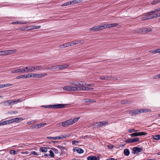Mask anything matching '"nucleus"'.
Segmentation results:
<instances>
[{"label":"nucleus","mask_w":160,"mask_h":160,"mask_svg":"<svg viewBox=\"0 0 160 160\" xmlns=\"http://www.w3.org/2000/svg\"><path fill=\"white\" fill-rule=\"evenodd\" d=\"M151 111L149 109H140L133 110V115H136L138 114H140L143 112H149Z\"/></svg>","instance_id":"obj_1"},{"label":"nucleus","mask_w":160,"mask_h":160,"mask_svg":"<svg viewBox=\"0 0 160 160\" xmlns=\"http://www.w3.org/2000/svg\"><path fill=\"white\" fill-rule=\"evenodd\" d=\"M147 134V133L144 132H135L132 134H129V136L132 137L138 136L145 135Z\"/></svg>","instance_id":"obj_2"},{"label":"nucleus","mask_w":160,"mask_h":160,"mask_svg":"<svg viewBox=\"0 0 160 160\" xmlns=\"http://www.w3.org/2000/svg\"><path fill=\"white\" fill-rule=\"evenodd\" d=\"M142 150V148L138 147H134L132 149V152L134 154H137Z\"/></svg>","instance_id":"obj_3"},{"label":"nucleus","mask_w":160,"mask_h":160,"mask_svg":"<svg viewBox=\"0 0 160 160\" xmlns=\"http://www.w3.org/2000/svg\"><path fill=\"white\" fill-rule=\"evenodd\" d=\"M69 66V65L65 64L63 65H56L55 66H53V67H55V68H58L59 69L62 70L67 68Z\"/></svg>","instance_id":"obj_4"},{"label":"nucleus","mask_w":160,"mask_h":160,"mask_svg":"<svg viewBox=\"0 0 160 160\" xmlns=\"http://www.w3.org/2000/svg\"><path fill=\"white\" fill-rule=\"evenodd\" d=\"M82 86L78 85L76 86H73L71 87L72 91H81L82 90Z\"/></svg>","instance_id":"obj_5"},{"label":"nucleus","mask_w":160,"mask_h":160,"mask_svg":"<svg viewBox=\"0 0 160 160\" xmlns=\"http://www.w3.org/2000/svg\"><path fill=\"white\" fill-rule=\"evenodd\" d=\"M69 84L76 86L79 85L80 86L83 85V83L82 82H79L76 81L70 82H69Z\"/></svg>","instance_id":"obj_6"},{"label":"nucleus","mask_w":160,"mask_h":160,"mask_svg":"<svg viewBox=\"0 0 160 160\" xmlns=\"http://www.w3.org/2000/svg\"><path fill=\"white\" fill-rule=\"evenodd\" d=\"M25 71L24 69H23V68H21L18 69H17L13 70L11 72L12 73H16L19 72H21L22 73H25Z\"/></svg>","instance_id":"obj_7"},{"label":"nucleus","mask_w":160,"mask_h":160,"mask_svg":"<svg viewBox=\"0 0 160 160\" xmlns=\"http://www.w3.org/2000/svg\"><path fill=\"white\" fill-rule=\"evenodd\" d=\"M72 151L74 152L76 151L80 154L84 152V150L78 147L74 148H73Z\"/></svg>","instance_id":"obj_8"},{"label":"nucleus","mask_w":160,"mask_h":160,"mask_svg":"<svg viewBox=\"0 0 160 160\" xmlns=\"http://www.w3.org/2000/svg\"><path fill=\"white\" fill-rule=\"evenodd\" d=\"M152 31V29L151 28H143L142 30L143 33H146L148 32H151Z\"/></svg>","instance_id":"obj_9"},{"label":"nucleus","mask_w":160,"mask_h":160,"mask_svg":"<svg viewBox=\"0 0 160 160\" xmlns=\"http://www.w3.org/2000/svg\"><path fill=\"white\" fill-rule=\"evenodd\" d=\"M67 104H55V109L62 108L65 107Z\"/></svg>","instance_id":"obj_10"},{"label":"nucleus","mask_w":160,"mask_h":160,"mask_svg":"<svg viewBox=\"0 0 160 160\" xmlns=\"http://www.w3.org/2000/svg\"><path fill=\"white\" fill-rule=\"evenodd\" d=\"M107 24H103L98 26V31L101 30L105 28H107Z\"/></svg>","instance_id":"obj_11"},{"label":"nucleus","mask_w":160,"mask_h":160,"mask_svg":"<svg viewBox=\"0 0 160 160\" xmlns=\"http://www.w3.org/2000/svg\"><path fill=\"white\" fill-rule=\"evenodd\" d=\"M88 160H99L100 158L99 157H97L95 156H88L87 158Z\"/></svg>","instance_id":"obj_12"},{"label":"nucleus","mask_w":160,"mask_h":160,"mask_svg":"<svg viewBox=\"0 0 160 160\" xmlns=\"http://www.w3.org/2000/svg\"><path fill=\"white\" fill-rule=\"evenodd\" d=\"M106 80H112L116 81L118 80V79L115 77H112V76H106Z\"/></svg>","instance_id":"obj_13"},{"label":"nucleus","mask_w":160,"mask_h":160,"mask_svg":"<svg viewBox=\"0 0 160 160\" xmlns=\"http://www.w3.org/2000/svg\"><path fill=\"white\" fill-rule=\"evenodd\" d=\"M72 133H68L64 135H61L59 136H58L59 138V139H62V138H65L67 137H69L71 135Z\"/></svg>","instance_id":"obj_14"},{"label":"nucleus","mask_w":160,"mask_h":160,"mask_svg":"<svg viewBox=\"0 0 160 160\" xmlns=\"http://www.w3.org/2000/svg\"><path fill=\"white\" fill-rule=\"evenodd\" d=\"M132 102H133L132 101L124 99L122 100L121 102V103L122 104H125L128 103H132Z\"/></svg>","instance_id":"obj_15"},{"label":"nucleus","mask_w":160,"mask_h":160,"mask_svg":"<svg viewBox=\"0 0 160 160\" xmlns=\"http://www.w3.org/2000/svg\"><path fill=\"white\" fill-rule=\"evenodd\" d=\"M82 86V90L92 91L93 89V88L84 87L83 85Z\"/></svg>","instance_id":"obj_16"},{"label":"nucleus","mask_w":160,"mask_h":160,"mask_svg":"<svg viewBox=\"0 0 160 160\" xmlns=\"http://www.w3.org/2000/svg\"><path fill=\"white\" fill-rule=\"evenodd\" d=\"M17 50L16 49L6 50L7 55L8 54H12L14 52H17Z\"/></svg>","instance_id":"obj_17"},{"label":"nucleus","mask_w":160,"mask_h":160,"mask_svg":"<svg viewBox=\"0 0 160 160\" xmlns=\"http://www.w3.org/2000/svg\"><path fill=\"white\" fill-rule=\"evenodd\" d=\"M118 25V23H113L107 24V28H111L117 26Z\"/></svg>","instance_id":"obj_18"},{"label":"nucleus","mask_w":160,"mask_h":160,"mask_svg":"<svg viewBox=\"0 0 160 160\" xmlns=\"http://www.w3.org/2000/svg\"><path fill=\"white\" fill-rule=\"evenodd\" d=\"M154 13H151V17L152 19L156 18L157 17H159V13H157L156 14H154Z\"/></svg>","instance_id":"obj_19"},{"label":"nucleus","mask_w":160,"mask_h":160,"mask_svg":"<svg viewBox=\"0 0 160 160\" xmlns=\"http://www.w3.org/2000/svg\"><path fill=\"white\" fill-rule=\"evenodd\" d=\"M150 12L147 13L145 14L148 20H149L150 19H152V17H151V14Z\"/></svg>","instance_id":"obj_20"},{"label":"nucleus","mask_w":160,"mask_h":160,"mask_svg":"<svg viewBox=\"0 0 160 160\" xmlns=\"http://www.w3.org/2000/svg\"><path fill=\"white\" fill-rule=\"evenodd\" d=\"M31 66H28L26 67L23 68V69L25 71V72H31Z\"/></svg>","instance_id":"obj_21"},{"label":"nucleus","mask_w":160,"mask_h":160,"mask_svg":"<svg viewBox=\"0 0 160 160\" xmlns=\"http://www.w3.org/2000/svg\"><path fill=\"white\" fill-rule=\"evenodd\" d=\"M99 122L101 127L106 125L108 123V122L102 121Z\"/></svg>","instance_id":"obj_22"},{"label":"nucleus","mask_w":160,"mask_h":160,"mask_svg":"<svg viewBox=\"0 0 160 160\" xmlns=\"http://www.w3.org/2000/svg\"><path fill=\"white\" fill-rule=\"evenodd\" d=\"M43 126V124H42V123L39 124H37L34 125V126H32V127L33 128H39L41 127H42Z\"/></svg>","instance_id":"obj_23"},{"label":"nucleus","mask_w":160,"mask_h":160,"mask_svg":"<svg viewBox=\"0 0 160 160\" xmlns=\"http://www.w3.org/2000/svg\"><path fill=\"white\" fill-rule=\"evenodd\" d=\"M124 154L126 156H128L130 154L129 150L128 149H125L124 150Z\"/></svg>","instance_id":"obj_24"},{"label":"nucleus","mask_w":160,"mask_h":160,"mask_svg":"<svg viewBox=\"0 0 160 160\" xmlns=\"http://www.w3.org/2000/svg\"><path fill=\"white\" fill-rule=\"evenodd\" d=\"M71 87L69 86H65L63 87V89L64 90H66L69 91H72Z\"/></svg>","instance_id":"obj_25"},{"label":"nucleus","mask_w":160,"mask_h":160,"mask_svg":"<svg viewBox=\"0 0 160 160\" xmlns=\"http://www.w3.org/2000/svg\"><path fill=\"white\" fill-rule=\"evenodd\" d=\"M74 43H73V44L76 45L78 44L79 43H83L84 42V41L82 40H78V41H73Z\"/></svg>","instance_id":"obj_26"},{"label":"nucleus","mask_w":160,"mask_h":160,"mask_svg":"<svg viewBox=\"0 0 160 160\" xmlns=\"http://www.w3.org/2000/svg\"><path fill=\"white\" fill-rule=\"evenodd\" d=\"M59 138L58 136V137H47V139H53V140H56L58 139L59 140V138Z\"/></svg>","instance_id":"obj_27"},{"label":"nucleus","mask_w":160,"mask_h":160,"mask_svg":"<svg viewBox=\"0 0 160 160\" xmlns=\"http://www.w3.org/2000/svg\"><path fill=\"white\" fill-rule=\"evenodd\" d=\"M40 150L42 152H46L48 151V149L44 147H42L40 148Z\"/></svg>","instance_id":"obj_28"},{"label":"nucleus","mask_w":160,"mask_h":160,"mask_svg":"<svg viewBox=\"0 0 160 160\" xmlns=\"http://www.w3.org/2000/svg\"><path fill=\"white\" fill-rule=\"evenodd\" d=\"M143 29V28L137 29L135 30V31L136 32L138 33H142Z\"/></svg>","instance_id":"obj_29"},{"label":"nucleus","mask_w":160,"mask_h":160,"mask_svg":"<svg viewBox=\"0 0 160 160\" xmlns=\"http://www.w3.org/2000/svg\"><path fill=\"white\" fill-rule=\"evenodd\" d=\"M90 31H93L94 32H97L98 31V26L92 27L90 29Z\"/></svg>","instance_id":"obj_30"},{"label":"nucleus","mask_w":160,"mask_h":160,"mask_svg":"<svg viewBox=\"0 0 160 160\" xmlns=\"http://www.w3.org/2000/svg\"><path fill=\"white\" fill-rule=\"evenodd\" d=\"M57 148L60 149H61V153H63L64 152L63 150L64 149H66V148L64 147H63L61 145H58L57 146Z\"/></svg>","instance_id":"obj_31"},{"label":"nucleus","mask_w":160,"mask_h":160,"mask_svg":"<svg viewBox=\"0 0 160 160\" xmlns=\"http://www.w3.org/2000/svg\"><path fill=\"white\" fill-rule=\"evenodd\" d=\"M36 69L37 70H41L43 68L42 66H35Z\"/></svg>","instance_id":"obj_32"},{"label":"nucleus","mask_w":160,"mask_h":160,"mask_svg":"<svg viewBox=\"0 0 160 160\" xmlns=\"http://www.w3.org/2000/svg\"><path fill=\"white\" fill-rule=\"evenodd\" d=\"M6 104V106H10L11 105V100H8L4 102Z\"/></svg>","instance_id":"obj_33"},{"label":"nucleus","mask_w":160,"mask_h":160,"mask_svg":"<svg viewBox=\"0 0 160 160\" xmlns=\"http://www.w3.org/2000/svg\"><path fill=\"white\" fill-rule=\"evenodd\" d=\"M32 77L37 78H40V74H37L32 73Z\"/></svg>","instance_id":"obj_34"},{"label":"nucleus","mask_w":160,"mask_h":160,"mask_svg":"<svg viewBox=\"0 0 160 160\" xmlns=\"http://www.w3.org/2000/svg\"><path fill=\"white\" fill-rule=\"evenodd\" d=\"M7 55L6 50L0 51V55Z\"/></svg>","instance_id":"obj_35"},{"label":"nucleus","mask_w":160,"mask_h":160,"mask_svg":"<svg viewBox=\"0 0 160 160\" xmlns=\"http://www.w3.org/2000/svg\"><path fill=\"white\" fill-rule=\"evenodd\" d=\"M153 138L155 140H159L160 139V135H157L153 136Z\"/></svg>","instance_id":"obj_36"},{"label":"nucleus","mask_w":160,"mask_h":160,"mask_svg":"<svg viewBox=\"0 0 160 160\" xmlns=\"http://www.w3.org/2000/svg\"><path fill=\"white\" fill-rule=\"evenodd\" d=\"M14 120V122H17L19 120H23V119L22 118H13Z\"/></svg>","instance_id":"obj_37"},{"label":"nucleus","mask_w":160,"mask_h":160,"mask_svg":"<svg viewBox=\"0 0 160 160\" xmlns=\"http://www.w3.org/2000/svg\"><path fill=\"white\" fill-rule=\"evenodd\" d=\"M132 143L135 142H138L139 141V139L138 138H134L132 139Z\"/></svg>","instance_id":"obj_38"},{"label":"nucleus","mask_w":160,"mask_h":160,"mask_svg":"<svg viewBox=\"0 0 160 160\" xmlns=\"http://www.w3.org/2000/svg\"><path fill=\"white\" fill-rule=\"evenodd\" d=\"M160 11V9H159V8H157L156 9H155L154 10L151 11L150 12L152 13H155V12H158Z\"/></svg>","instance_id":"obj_39"},{"label":"nucleus","mask_w":160,"mask_h":160,"mask_svg":"<svg viewBox=\"0 0 160 160\" xmlns=\"http://www.w3.org/2000/svg\"><path fill=\"white\" fill-rule=\"evenodd\" d=\"M21 78H26V74L22 75H21L18 76L16 78L17 79H20Z\"/></svg>","instance_id":"obj_40"},{"label":"nucleus","mask_w":160,"mask_h":160,"mask_svg":"<svg viewBox=\"0 0 160 160\" xmlns=\"http://www.w3.org/2000/svg\"><path fill=\"white\" fill-rule=\"evenodd\" d=\"M68 126L70 125L73 124L72 119H70L66 121Z\"/></svg>","instance_id":"obj_41"},{"label":"nucleus","mask_w":160,"mask_h":160,"mask_svg":"<svg viewBox=\"0 0 160 160\" xmlns=\"http://www.w3.org/2000/svg\"><path fill=\"white\" fill-rule=\"evenodd\" d=\"M49 152H50V154H49V156L51 158L53 157H54V153H53V151H52L51 150H50L49 151Z\"/></svg>","instance_id":"obj_42"},{"label":"nucleus","mask_w":160,"mask_h":160,"mask_svg":"<svg viewBox=\"0 0 160 160\" xmlns=\"http://www.w3.org/2000/svg\"><path fill=\"white\" fill-rule=\"evenodd\" d=\"M69 42H67L62 45L63 48H67L69 46Z\"/></svg>","instance_id":"obj_43"},{"label":"nucleus","mask_w":160,"mask_h":160,"mask_svg":"<svg viewBox=\"0 0 160 160\" xmlns=\"http://www.w3.org/2000/svg\"><path fill=\"white\" fill-rule=\"evenodd\" d=\"M125 142L129 143H132V138H129L126 139L125 141Z\"/></svg>","instance_id":"obj_44"},{"label":"nucleus","mask_w":160,"mask_h":160,"mask_svg":"<svg viewBox=\"0 0 160 160\" xmlns=\"http://www.w3.org/2000/svg\"><path fill=\"white\" fill-rule=\"evenodd\" d=\"M79 118L80 117H78V118H74L73 119H72V121L73 123L77 122Z\"/></svg>","instance_id":"obj_45"},{"label":"nucleus","mask_w":160,"mask_h":160,"mask_svg":"<svg viewBox=\"0 0 160 160\" xmlns=\"http://www.w3.org/2000/svg\"><path fill=\"white\" fill-rule=\"evenodd\" d=\"M137 131V130H135L134 129H129L128 130V132L129 133H132L133 132H136Z\"/></svg>","instance_id":"obj_46"},{"label":"nucleus","mask_w":160,"mask_h":160,"mask_svg":"<svg viewBox=\"0 0 160 160\" xmlns=\"http://www.w3.org/2000/svg\"><path fill=\"white\" fill-rule=\"evenodd\" d=\"M93 126H94L95 127L97 128H98L99 127H100L101 126L99 124V122H97L94 124L93 125Z\"/></svg>","instance_id":"obj_47"},{"label":"nucleus","mask_w":160,"mask_h":160,"mask_svg":"<svg viewBox=\"0 0 160 160\" xmlns=\"http://www.w3.org/2000/svg\"><path fill=\"white\" fill-rule=\"evenodd\" d=\"M62 125L64 127H65L68 126L66 121L62 122Z\"/></svg>","instance_id":"obj_48"},{"label":"nucleus","mask_w":160,"mask_h":160,"mask_svg":"<svg viewBox=\"0 0 160 160\" xmlns=\"http://www.w3.org/2000/svg\"><path fill=\"white\" fill-rule=\"evenodd\" d=\"M32 77V73H29L28 74H26V78L30 77Z\"/></svg>","instance_id":"obj_49"},{"label":"nucleus","mask_w":160,"mask_h":160,"mask_svg":"<svg viewBox=\"0 0 160 160\" xmlns=\"http://www.w3.org/2000/svg\"><path fill=\"white\" fill-rule=\"evenodd\" d=\"M24 30H32V28L30 27L27 26L25 27Z\"/></svg>","instance_id":"obj_50"},{"label":"nucleus","mask_w":160,"mask_h":160,"mask_svg":"<svg viewBox=\"0 0 160 160\" xmlns=\"http://www.w3.org/2000/svg\"><path fill=\"white\" fill-rule=\"evenodd\" d=\"M51 149L52 150H53L54 151L55 153L57 154L58 153V151L57 149L55 148H51Z\"/></svg>","instance_id":"obj_51"},{"label":"nucleus","mask_w":160,"mask_h":160,"mask_svg":"<svg viewBox=\"0 0 160 160\" xmlns=\"http://www.w3.org/2000/svg\"><path fill=\"white\" fill-rule=\"evenodd\" d=\"M31 154L33 155H34L38 156V153L35 151H32L31 152Z\"/></svg>","instance_id":"obj_52"},{"label":"nucleus","mask_w":160,"mask_h":160,"mask_svg":"<svg viewBox=\"0 0 160 160\" xmlns=\"http://www.w3.org/2000/svg\"><path fill=\"white\" fill-rule=\"evenodd\" d=\"M33 28H32V29H38L40 28L41 27L40 26H33Z\"/></svg>","instance_id":"obj_53"},{"label":"nucleus","mask_w":160,"mask_h":160,"mask_svg":"<svg viewBox=\"0 0 160 160\" xmlns=\"http://www.w3.org/2000/svg\"><path fill=\"white\" fill-rule=\"evenodd\" d=\"M10 153L11 154H13L14 155H15L16 153V152L15 150H11L10 152Z\"/></svg>","instance_id":"obj_54"},{"label":"nucleus","mask_w":160,"mask_h":160,"mask_svg":"<svg viewBox=\"0 0 160 160\" xmlns=\"http://www.w3.org/2000/svg\"><path fill=\"white\" fill-rule=\"evenodd\" d=\"M30 69H31V72H32V71H34L36 69L35 66H31Z\"/></svg>","instance_id":"obj_55"},{"label":"nucleus","mask_w":160,"mask_h":160,"mask_svg":"<svg viewBox=\"0 0 160 160\" xmlns=\"http://www.w3.org/2000/svg\"><path fill=\"white\" fill-rule=\"evenodd\" d=\"M99 78L100 79L106 80V76H102L100 77Z\"/></svg>","instance_id":"obj_56"},{"label":"nucleus","mask_w":160,"mask_h":160,"mask_svg":"<svg viewBox=\"0 0 160 160\" xmlns=\"http://www.w3.org/2000/svg\"><path fill=\"white\" fill-rule=\"evenodd\" d=\"M48 108L55 109V104L54 105H48Z\"/></svg>","instance_id":"obj_57"},{"label":"nucleus","mask_w":160,"mask_h":160,"mask_svg":"<svg viewBox=\"0 0 160 160\" xmlns=\"http://www.w3.org/2000/svg\"><path fill=\"white\" fill-rule=\"evenodd\" d=\"M68 5H69V3L68 2H66L65 3H64L63 4H62V5H61V6L62 7H64V6H68Z\"/></svg>","instance_id":"obj_58"},{"label":"nucleus","mask_w":160,"mask_h":160,"mask_svg":"<svg viewBox=\"0 0 160 160\" xmlns=\"http://www.w3.org/2000/svg\"><path fill=\"white\" fill-rule=\"evenodd\" d=\"M128 113L129 114H131L132 116L133 115V110H129L128 111Z\"/></svg>","instance_id":"obj_59"},{"label":"nucleus","mask_w":160,"mask_h":160,"mask_svg":"<svg viewBox=\"0 0 160 160\" xmlns=\"http://www.w3.org/2000/svg\"><path fill=\"white\" fill-rule=\"evenodd\" d=\"M153 78L154 79H157L158 78H160V74H159L158 75H156V76H154Z\"/></svg>","instance_id":"obj_60"},{"label":"nucleus","mask_w":160,"mask_h":160,"mask_svg":"<svg viewBox=\"0 0 160 160\" xmlns=\"http://www.w3.org/2000/svg\"><path fill=\"white\" fill-rule=\"evenodd\" d=\"M73 2L74 4L79 3L80 1V0H73Z\"/></svg>","instance_id":"obj_61"},{"label":"nucleus","mask_w":160,"mask_h":160,"mask_svg":"<svg viewBox=\"0 0 160 160\" xmlns=\"http://www.w3.org/2000/svg\"><path fill=\"white\" fill-rule=\"evenodd\" d=\"M20 22L16 21V22H12V24H20Z\"/></svg>","instance_id":"obj_62"},{"label":"nucleus","mask_w":160,"mask_h":160,"mask_svg":"<svg viewBox=\"0 0 160 160\" xmlns=\"http://www.w3.org/2000/svg\"><path fill=\"white\" fill-rule=\"evenodd\" d=\"M148 20V19L147 18L146 16V15H145L144 16V17L141 18V21H142L145 20Z\"/></svg>","instance_id":"obj_63"},{"label":"nucleus","mask_w":160,"mask_h":160,"mask_svg":"<svg viewBox=\"0 0 160 160\" xmlns=\"http://www.w3.org/2000/svg\"><path fill=\"white\" fill-rule=\"evenodd\" d=\"M22 101V99H19L17 100H15L16 104L21 102Z\"/></svg>","instance_id":"obj_64"}]
</instances>
